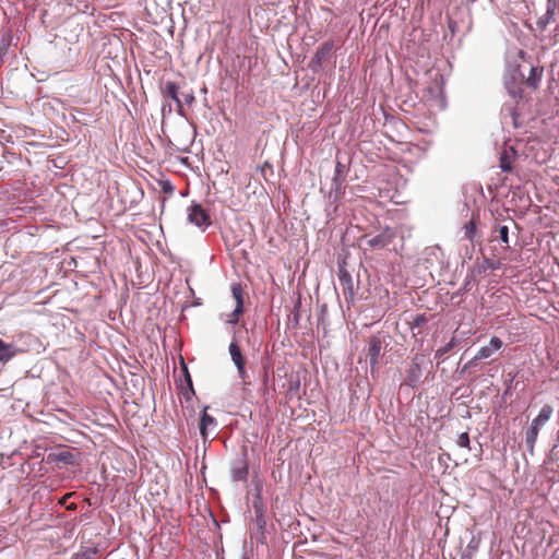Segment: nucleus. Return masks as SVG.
I'll use <instances>...</instances> for the list:
<instances>
[{"label":"nucleus","mask_w":559,"mask_h":559,"mask_svg":"<svg viewBox=\"0 0 559 559\" xmlns=\"http://www.w3.org/2000/svg\"><path fill=\"white\" fill-rule=\"evenodd\" d=\"M188 221L199 228L206 229L211 224V216L201 204H192L188 209Z\"/></svg>","instance_id":"f257e3e1"},{"label":"nucleus","mask_w":559,"mask_h":559,"mask_svg":"<svg viewBox=\"0 0 559 559\" xmlns=\"http://www.w3.org/2000/svg\"><path fill=\"white\" fill-rule=\"evenodd\" d=\"M76 454L70 450H61L58 452H50L46 456L47 464H55L58 467L61 465H74L78 463Z\"/></svg>","instance_id":"f03ea898"},{"label":"nucleus","mask_w":559,"mask_h":559,"mask_svg":"<svg viewBox=\"0 0 559 559\" xmlns=\"http://www.w3.org/2000/svg\"><path fill=\"white\" fill-rule=\"evenodd\" d=\"M229 354H230L233 362L237 367V371H238L239 378L243 382H246V380L248 378V373H247V370H246V359H245V357H243V355L241 353V349H240L239 345L237 344V342H231L229 344Z\"/></svg>","instance_id":"7ed1b4c3"},{"label":"nucleus","mask_w":559,"mask_h":559,"mask_svg":"<svg viewBox=\"0 0 559 559\" xmlns=\"http://www.w3.org/2000/svg\"><path fill=\"white\" fill-rule=\"evenodd\" d=\"M231 294L236 301V307L231 312L228 322L236 324L239 321V317L243 313V289L240 284L235 283L231 285Z\"/></svg>","instance_id":"20e7f679"},{"label":"nucleus","mask_w":559,"mask_h":559,"mask_svg":"<svg viewBox=\"0 0 559 559\" xmlns=\"http://www.w3.org/2000/svg\"><path fill=\"white\" fill-rule=\"evenodd\" d=\"M338 280L345 296L347 304H354L355 299V287L352 275L344 269L341 267L338 272Z\"/></svg>","instance_id":"39448f33"},{"label":"nucleus","mask_w":559,"mask_h":559,"mask_svg":"<svg viewBox=\"0 0 559 559\" xmlns=\"http://www.w3.org/2000/svg\"><path fill=\"white\" fill-rule=\"evenodd\" d=\"M334 49V43L328 40L321 45L310 61L312 70H317L330 58L332 50Z\"/></svg>","instance_id":"423d86ee"},{"label":"nucleus","mask_w":559,"mask_h":559,"mask_svg":"<svg viewBox=\"0 0 559 559\" xmlns=\"http://www.w3.org/2000/svg\"><path fill=\"white\" fill-rule=\"evenodd\" d=\"M393 239L394 233L390 228H386L382 230L380 234L367 239V246L369 248L382 249L390 245L393 241Z\"/></svg>","instance_id":"0eeeda50"},{"label":"nucleus","mask_w":559,"mask_h":559,"mask_svg":"<svg viewBox=\"0 0 559 559\" xmlns=\"http://www.w3.org/2000/svg\"><path fill=\"white\" fill-rule=\"evenodd\" d=\"M503 346V342L497 337L492 336L488 345L483 346L477 354L474 356L473 360H481L489 358L495 352L499 350Z\"/></svg>","instance_id":"6e6552de"},{"label":"nucleus","mask_w":559,"mask_h":559,"mask_svg":"<svg viewBox=\"0 0 559 559\" xmlns=\"http://www.w3.org/2000/svg\"><path fill=\"white\" fill-rule=\"evenodd\" d=\"M179 86L175 82H166L162 88V93L165 97L171 98L177 105V111L179 115H183V105L178 96Z\"/></svg>","instance_id":"1a4fd4ad"},{"label":"nucleus","mask_w":559,"mask_h":559,"mask_svg":"<svg viewBox=\"0 0 559 559\" xmlns=\"http://www.w3.org/2000/svg\"><path fill=\"white\" fill-rule=\"evenodd\" d=\"M423 357L416 356L407 371L406 383L411 386H415L421 377V365Z\"/></svg>","instance_id":"9d476101"},{"label":"nucleus","mask_w":559,"mask_h":559,"mask_svg":"<svg viewBox=\"0 0 559 559\" xmlns=\"http://www.w3.org/2000/svg\"><path fill=\"white\" fill-rule=\"evenodd\" d=\"M216 426V420L213 416L207 414V407H204L203 414L200 419V435L204 441L209 439V429Z\"/></svg>","instance_id":"9b49d317"},{"label":"nucleus","mask_w":559,"mask_h":559,"mask_svg":"<svg viewBox=\"0 0 559 559\" xmlns=\"http://www.w3.org/2000/svg\"><path fill=\"white\" fill-rule=\"evenodd\" d=\"M543 71V68L531 67L528 76L525 78L523 74L521 76L527 87L537 90L542 81Z\"/></svg>","instance_id":"f8f14e48"},{"label":"nucleus","mask_w":559,"mask_h":559,"mask_svg":"<svg viewBox=\"0 0 559 559\" xmlns=\"http://www.w3.org/2000/svg\"><path fill=\"white\" fill-rule=\"evenodd\" d=\"M382 348V343L379 337H371L368 342L367 357L370 360L371 366L378 364V358Z\"/></svg>","instance_id":"ddd939ff"},{"label":"nucleus","mask_w":559,"mask_h":559,"mask_svg":"<svg viewBox=\"0 0 559 559\" xmlns=\"http://www.w3.org/2000/svg\"><path fill=\"white\" fill-rule=\"evenodd\" d=\"M24 350L15 348L12 344L5 343L3 340H0V362L7 364L19 353H23Z\"/></svg>","instance_id":"4468645a"},{"label":"nucleus","mask_w":559,"mask_h":559,"mask_svg":"<svg viewBox=\"0 0 559 559\" xmlns=\"http://www.w3.org/2000/svg\"><path fill=\"white\" fill-rule=\"evenodd\" d=\"M554 414V408L552 406L546 404L544 405L537 417H535L533 420H532V425L537 427L538 429H540L552 416Z\"/></svg>","instance_id":"2eb2a0df"},{"label":"nucleus","mask_w":559,"mask_h":559,"mask_svg":"<svg viewBox=\"0 0 559 559\" xmlns=\"http://www.w3.org/2000/svg\"><path fill=\"white\" fill-rule=\"evenodd\" d=\"M248 464L245 460L237 461L231 469L234 480H246L248 477Z\"/></svg>","instance_id":"dca6fc26"},{"label":"nucleus","mask_w":559,"mask_h":559,"mask_svg":"<svg viewBox=\"0 0 559 559\" xmlns=\"http://www.w3.org/2000/svg\"><path fill=\"white\" fill-rule=\"evenodd\" d=\"M557 9H558L557 3H551L550 1L548 2L546 13L537 20V26L540 29H545L547 27V25L554 20Z\"/></svg>","instance_id":"f3484780"},{"label":"nucleus","mask_w":559,"mask_h":559,"mask_svg":"<svg viewBox=\"0 0 559 559\" xmlns=\"http://www.w3.org/2000/svg\"><path fill=\"white\" fill-rule=\"evenodd\" d=\"M539 429L531 424V426L525 431V442L527 450L533 453L534 447L538 437Z\"/></svg>","instance_id":"a211bd4d"},{"label":"nucleus","mask_w":559,"mask_h":559,"mask_svg":"<svg viewBox=\"0 0 559 559\" xmlns=\"http://www.w3.org/2000/svg\"><path fill=\"white\" fill-rule=\"evenodd\" d=\"M514 155H515V152L513 150H511L510 152L504 150L500 154V168L503 171H511L512 170V164H513V160H514Z\"/></svg>","instance_id":"6ab92c4d"},{"label":"nucleus","mask_w":559,"mask_h":559,"mask_svg":"<svg viewBox=\"0 0 559 559\" xmlns=\"http://www.w3.org/2000/svg\"><path fill=\"white\" fill-rule=\"evenodd\" d=\"M183 372H185V379H186V383H187V389H185L183 391V395L186 397V400H190L191 399V395H194L195 392H194V389H193V383H192V379H191V376L188 371V368L186 365H183Z\"/></svg>","instance_id":"aec40b11"},{"label":"nucleus","mask_w":559,"mask_h":559,"mask_svg":"<svg viewBox=\"0 0 559 559\" xmlns=\"http://www.w3.org/2000/svg\"><path fill=\"white\" fill-rule=\"evenodd\" d=\"M498 237L499 239L501 240V242L503 245H506V247H509V228L508 226H499L498 229Z\"/></svg>","instance_id":"412c9836"},{"label":"nucleus","mask_w":559,"mask_h":559,"mask_svg":"<svg viewBox=\"0 0 559 559\" xmlns=\"http://www.w3.org/2000/svg\"><path fill=\"white\" fill-rule=\"evenodd\" d=\"M464 234L468 240L474 239L476 234V224L474 223V221H469L467 224H465Z\"/></svg>","instance_id":"4be33fe9"},{"label":"nucleus","mask_w":559,"mask_h":559,"mask_svg":"<svg viewBox=\"0 0 559 559\" xmlns=\"http://www.w3.org/2000/svg\"><path fill=\"white\" fill-rule=\"evenodd\" d=\"M455 344H456V341L453 337L448 344H445L444 346L440 347L436 352V357H442L443 355L448 354L455 346Z\"/></svg>","instance_id":"5701e85b"},{"label":"nucleus","mask_w":559,"mask_h":559,"mask_svg":"<svg viewBox=\"0 0 559 559\" xmlns=\"http://www.w3.org/2000/svg\"><path fill=\"white\" fill-rule=\"evenodd\" d=\"M96 550L92 548H87L83 551H80L75 555L74 559H95Z\"/></svg>","instance_id":"b1692460"},{"label":"nucleus","mask_w":559,"mask_h":559,"mask_svg":"<svg viewBox=\"0 0 559 559\" xmlns=\"http://www.w3.org/2000/svg\"><path fill=\"white\" fill-rule=\"evenodd\" d=\"M456 443L461 448L469 449V436H468V432H462L461 435H459Z\"/></svg>","instance_id":"393cba45"},{"label":"nucleus","mask_w":559,"mask_h":559,"mask_svg":"<svg viewBox=\"0 0 559 559\" xmlns=\"http://www.w3.org/2000/svg\"><path fill=\"white\" fill-rule=\"evenodd\" d=\"M182 96H183L185 103L189 106H191L195 100V97H194V94L192 91H190L189 93H183Z\"/></svg>","instance_id":"a878e982"},{"label":"nucleus","mask_w":559,"mask_h":559,"mask_svg":"<svg viewBox=\"0 0 559 559\" xmlns=\"http://www.w3.org/2000/svg\"><path fill=\"white\" fill-rule=\"evenodd\" d=\"M426 323H427V318H426L424 314H421V316H417V317L414 319V326L421 328V326H424Z\"/></svg>","instance_id":"bb28decb"},{"label":"nucleus","mask_w":559,"mask_h":559,"mask_svg":"<svg viewBox=\"0 0 559 559\" xmlns=\"http://www.w3.org/2000/svg\"><path fill=\"white\" fill-rule=\"evenodd\" d=\"M68 510H75L76 509V504L75 503H71L70 506L67 507Z\"/></svg>","instance_id":"cd10ccee"},{"label":"nucleus","mask_w":559,"mask_h":559,"mask_svg":"<svg viewBox=\"0 0 559 559\" xmlns=\"http://www.w3.org/2000/svg\"><path fill=\"white\" fill-rule=\"evenodd\" d=\"M68 496H69V495H67V496H64V497H62V498H61V500H60V503H61V504H64V503H66V500H67Z\"/></svg>","instance_id":"c85d7f7f"},{"label":"nucleus","mask_w":559,"mask_h":559,"mask_svg":"<svg viewBox=\"0 0 559 559\" xmlns=\"http://www.w3.org/2000/svg\"><path fill=\"white\" fill-rule=\"evenodd\" d=\"M164 190H165V191H170V192H171V191H173V188H171L169 185H167V187H166V186L164 187Z\"/></svg>","instance_id":"c756f323"},{"label":"nucleus","mask_w":559,"mask_h":559,"mask_svg":"<svg viewBox=\"0 0 559 559\" xmlns=\"http://www.w3.org/2000/svg\"><path fill=\"white\" fill-rule=\"evenodd\" d=\"M340 170H341V163H337V165H336V171H337V173H340Z\"/></svg>","instance_id":"7c9ffc66"},{"label":"nucleus","mask_w":559,"mask_h":559,"mask_svg":"<svg viewBox=\"0 0 559 559\" xmlns=\"http://www.w3.org/2000/svg\"><path fill=\"white\" fill-rule=\"evenodd\" d=\"M461 559H471V558H469V556H465V555H463V556L461 557Z\"/></svg>","instance_id":"2f4dec72"}]
</instances>
